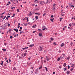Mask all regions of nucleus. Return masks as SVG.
Wrapping results in <instances>:
<instances>
[{
  "instance_id": "f257e3e1",
  "label": "nucleus",
  "mask_w": 75,
  "mask_h": 75,
  "mask_svg": "<svg viewBox=\"0 0 75 75\" xmlns=\"http://www.w3.org/2000/svg\"><path fill=\"white\" fill-rule=\"evenodd\" d=\"M45 4V2L44 1H40V4H41V5H44Z\"/></svg>"
},
{
  "instance_id": "f03ea898",
  "label": "nucleus",
  "mask_w": 75,
  "mask_h": 75,
  "mask_svg": "<svg viewBox=\"0 0 75 75\" xmlns=\"http://www.w3.org/2000/svg\"><path fill=\"white\" fill-rule=\"evenodd\" d=\"M46 58L47 61H48L50 60V57H48L47 56H46Z\"/></svg>"
},
{
  "instance_id": "7ed1b4c3",
  "label": "nucleus",
  "mask_w": 75,
  "mask_h": 75,
  "mask_svg": "<svg viewBox=\"0 0 75 75\" xmlns=\"http://www.w3.org/2000/svg\"><path fill=\"white\" fill-rule=\"evenodd\" d=\"M39 47H40L39 51H41L42 50L43 48L41 46H40Z\"/></svg>"
},
{
  "instance_id": "20e7f679",
  "label": "nucleus",
  "mask_w": 75,
  "mask_h": 75,
  "mask_svg": "<svg viewBox=\"0 0 75 75\" xmlns=\"http://www.w3.org/2000/svg\"><path fill=\"white\" fill-rule=\"evenodd\" d=\"M43 27H44V29H42V30L43 31H44L45 30H47V28H46L45 27V26H43L42 27V28H43Z\"/></svg>"
},
{
  "instance_id": "39448f33",
  "label": "nucleus",
  "mask_w": 75,
  "mask_h": 75,
  "mask_svg": "<svg viewBox=\"0 0 75 75\" xmlns=\"http://www.w3.org/2000/svg\"><path fill=\"white\" fill-rule=\"evenodd\" d=\"M34 45L33 44V45H29V47L30 48H32L33 47H34Z\"/></svg>"
},
{
  "instance_id": "423d86ee",
  "label": "nucleus",
  "mask_w": 75,
  "mask_h": 75,
  "mask_svg": "<svg viewBox=\"0 0 75 75\" xmlns=\"http://www.w3.org/2000/svg\"><path fill=\"white\" fill-rule=\"evenodd\" d=\"M66 73H67V74H70V73H71V72L69 71H67Z\"/></svg>"
},
{
  "instance_id": "0eeeda50",
  "label": "nucleus",
  "mask_w": 75,
  "mask_h": 75,
  "mask_svg": "<svg viewBox=\"0 0 75 75\" xmlns=\"http://www.w3.org/2000/svg\"><path fill=\"white\" fill-rule=\"evenodd\" d=\"M13 30H14V31H15L16 33H18V29H13Z\"/></svg>"
},
{
  "instance_id": "6e6552de",
  "label": "nucleus",
  "mask_w": 75,
  "mask_h": 75,
  "mask_svg": "<svg viewBox=\"0 0 75 75\" xmlns=\"http://www.w3.org/2000/svg\"><path fill=\"white\" fill-rule=\"evenodd\" d=\"M64 57V54H63L62 55V57H60V59H64V58H63V57Z\"/></svg>"
},
{
  "instance_id": "1a4fd4ad",
  "label": "nucleus",
  "mask_w": 75,
  "mask_h": 75,
  "mask_svg": "<svg viewBox=\"0 0 75 75\" xmlns=\"http://www.w3.org/2000/svg\"><path fill=\"white\" fill-rule=\"evenodd\" d=\"M54 18H53V19L51 18L50 19V21H52V22H53L54 21Z\"/></svg>"
},
{
  "instance_id": "9d476101",
  "label": "nucleus",
  "mask_w": 75,
  "mask_h": 75,
  "mask_svg": "<svg viewBox=\"0 0 75 75\" xmlns=\"http://www.w3.org/2000/svg\"><path fill=\"white\" fill-rule=\"evenodd\" d=\"M20 23H18V28H20Z\"/></svg>"
},
{
  "instance_id": "9b49d317",
  "label": "nucleus",
  "mask_w": 75,
  "mask_h": 75,
  "mask_svg": "<svg viewBox=\"0 0 75 75\" xmlns=\"http://www.w3.org/2000/svg\"><path fill=\"white\" fill-rule=\"evenodd\" d=\"M34 2L35 3H38V1L37 0H35Z\"/></svg>"
},
{
  "instance_id": "f8f14e48",
  "label": "nucleus",
  "mask_w": 75,
  "mask_h": 75,
  "mask_svg": "<svg viewBox=\"0 0 75 75\" xmlns=\"http://www.w3.org/2000/svg\"><path fill=\"white\" fill-rule=\"evenodd\" d=\"M13 36H14V37H16L17 36V35L16 34H15V33H14L13 34Z\"/></svg>"
},
{
  "instance_id": "ddd939ff",
  "label": "nucleus",
  "mask_w": 75,
  "mask_h": 75,
  "mask_svg": "<svg viewBox=\"0 0 75 75\" xmlns=\"http://www.w3.org/2000/svg\"><path fill=\"white\" fill-rule=\"evenodd\" d=\"M64 43H62L61 45V47H64Z\"/></svg>"
},
{
  "instance_id": "4468645a",
  "label": "nucleus",
  "mask_w": 75,
  "mask_h": 75,
  "mask_svg": "<svg viewBox=\"0 0 75 75\" xmlns=\"http://www.w3.org/2000/svg\"><path fill=\"white\" fill-rule=\"evenodd\" d=\"M2 50H3V51L4 52H6V50L4 49H3Z\"/></svg>"
},
{
  "instance_id": "2eb2a0df",
  "label": "nucleus",
  "mask_w": 75,
  "mask_h": 75,
  "mask_svg": "<svg viewBox=\"0 0 75 75\" xmlns=\"http://www.w3.org/2000/svg\"><path fill=\"white\" fill-rule=\"evenodd\" d=\"M35 18L36 19V20H38V16H36L35 17Z\"/></svg>"
},
{
  "instance_id": "dca6fc26",
  "label": "nucleus",
  "mask_w": 75,
  "mask_h": 75,
  "mask_svg": "<svg viewBox=\"0 0 75 75\" xmlns=\"http://www.w3.org/2000/svg\"><path fill=\"white\" fill-rule=\"evenodd\" d=\"M42 65H41L40 67L39 68V69H42Z\"/></svg>"
},
{
  "instance_id": "f3484780",
  "label": "nucleus",
  "mask_w": 75,
  "mask_h": 75,
  "mask_svg": "<svg viewBox=\"0 0 75 75\" xmlns=\"http://www.w3.org/2000/svg\"><path fill=\"white\" fill-rule=\"evenodd\" d=\"M39 36H42V34L41 33H40L39 34Z\"/></svg>"
},
{
  "instance_id": "a211bd4d",
  "label": "nucleus",
  "mask_w": 75,
  "mask_h": 75,
  "mask_svg": "<svg viewBox=\"0 0 75 75\" xmlns=\"http://www.w3.org/2000/svg\"><path fill=\"white\" fill-rule=\"evenodd\" d=\"M23 55H24V56H26V55H27V53H24Z\"/></svg>"
},
{
  "instance_id": "6ab92c4d",
  "label": "nucleus",
  "mask_w": 75,
  "mask_h": 75,
  "mask_svg": "<svg viewBox=\"0 0 75 75\" xmlns=\"http://www.w3.org/2000/svg\"><path fill=\"white\" fill-rule=\"evenodd\" d=\"M64 71H67V68H64Z\"/></svg>"
},
{
  "instance_id": "aec40b11",
  "label": "nucleus",
  "mask_w": 75,
  "mask_h": 75,
  "mask_svg": "<svg viewBox=\"0 0 75 75\" xmlns=\"http://www.w3.org/2000/svg\"><path fill=\"white\" fill-rule=\"evenodd\" d=\"M63 66L65 67H66V63H64L63 65Z\"/></svg>"
},
{
  "instance_id": "412c9836",
  "label": "nucleus",
  "mask_w": 75,
  "mask_h": 75,
  "mask_svg": "<svg viewBox=\"0 0 75 75\" xmlns=\"http://www.w3.org/2000/svg\"><path fill=\"white\" fill-rule=\"evenodd\" d=\"M67 59H68V60H69V59H70V57H67Z\"/></svg>"
},
{
  "instance_id": "4be33fe9",
  "label": "nucleus",
  "mask_w": 75,
  "mask_h": 75,
  "mask_svg": "<svg viewBox=\"0 0 75 75\" xmlns=\"http://www.w3.org/2000/svg\"><path fill=\"white\" fill-rule=\"evenodd\" d=\"M25 48H22L21 50L22 51H24V50H25Z\"/></svg>"
},
{
  "instance_id": "5701e85b",
  "label": "nucleus",
  "mask_w": 75,
  "mask_h": 75,
  "mask_svg": "<svg viewBox=\"0 0 75 75\" xmlns=\"http://www.w3.org/2000/svg\"><path fill=\"white\" fill-rule=\"evenodd\" d=\"M28 25V24L27 23H26L24 24V25H25V26H27Z\"/></svg>"
},
{
  "instance_id": "b1692460",
  "label": "nucleus",
  "mask_w": 75,
  "mask_h": 75,
  "mask_svg": "<svg viewBox=\"0 0 75 75\" xmlns=\"http://www.w3.org/2000/svg\"><path fill=\"white\" fill-rule=\"evenodd\" d=\"M10 38H11V39H12L13 38V36H10Z\"/></svg>"
},
{
  "instance_id": "393cba45",
  "label": "nucleus",
  "mask_w": 75,
  "mask_h": 75,
  "mask_svg": "<svg viewBox=\"0 0 75 75\" xmlns=\"http://www.w3.org/2000/svg\"><path fill=\"white\" fill-rule=\"evenodd\" d=\"M35 14H38V15H40V14L38 13H35Z\"/></svg>"
},
{
  "instance_id": "a878e982",
  "label": "nucleus",
  "mask_w": 75,
  "mask_h": 75,
  "mask_svg": "<svg viewBox=\"0 0 75 75\" xmlns=\"http://www.w3.org/2000/svg\"><path fill=\"white\" fill-rule=\"evenodd\" d=\"M25 18H27V22H28V18H26V17H25Z\"/></svg>"
},
{
  "instance_id": "bb28decb",
  "label": "nucleus",
  "mask_w": 75,
  "mask_h": 75,
  "mask_svg": "<svg viewBox=\"0 0 75 75\" xmlns=\"http://www.w3.org/2000/svg\"><path fill=\"white\" fill-rule=\"evenodd\" d=\"M73 68H71V69H70L71 71H73Z\"/></svg>"
},
{
  "instance_id": "cd10ccee",
  "label": "nucleus",
  "mask_w": 75,
  "mask_h": 75,
  "mask_svg": "<svg viewBox=\"0 0 75 75\" xmlns=\"http://www.w3.org/2000/svg\"><path fill=\"white\" fill-rule=\"evenodd\" d=\"M22 33H23V31H22L21 32H20V33H19L20 35L21 34H22Z\"/></svg>"
},
{
  "instance_id": "c85d7f7f",
  "label": "nucleus",
  "mask_w": 75,
  "mask_h": 75,
  "mask_svg": "<svg viewBox=\"0 0 75 75\" xmlns=\"http://www.w3.org/2000/svg\"><path fill=\"white\" fill-rule=\"evenodd\" d=\"M17 12H20V10H19V9H17Z\"/></svg>"
},
{
  "instance_id": "c756f323",
  "label": "nucleus",
  "mask_w": 75,
  "mask_h": 75,
  "mask_svg": "<svg viewBox=\"0 0 75 75\" xmlns=\"http://www.w3.org/2000/svg\"><path fill=\"white\" fill-rule=\"evenodd\" d=\"M72 44H73V43L72 42H71V43H70V45H71V46H72Z\"/></svg>"
},
{
  "instance_id": "7c9ffc66",
  "label": "nucleus",
  "mask_w": 75,
  "mask_h": 75,
  "mask_svg": "<svg viewBox=\"0 0 75 75\" xmlns=\"http://www.w3.org/2000/svg\"><path fill=\"white\" fill-rule=\"evenodd\" d=\"M73 7V8H74V7L75 6H74L71 5V7Z\"/></svg>"
},
{
  "instance_id": "2f4dec72",
  "label": "nucleus",
  "mask_w": 75,
  "mask_h": 75,
  "mask_svg": "<svg viewBox=\"0 0 75 75\" xmlns=\"http://www.w3.org/2000/svg\"><path fill=\"white\" fill-rule=\"evenodd\" d=\"M13 70H16V67H14L13 68Z\"/></svg>"
},
{
  "instance_id": "473e14b6",
  "label": "nucleus",
  "mask_w": 75,
  "mask_h": 75,
  "mask_svg": "<svg viewBox=\"0 0 75 75\" xmlns=\"http://www.w3.org/2000/svg\"><path fill=\"white\" fill-rule=\"evenodd\" d=\"M45 68L46 71H48V70H47V67H45Z\"/></svg>"
},
{
  "instance_id": "72a5a7b5",
  "label": "nucleus",
  "mask_w": 75,
  "mask_h": 75,
  "mask_svg": "<svg viewBox=\"0 0 75 75\" xmlns=\"http://www.w3.org/2000/svg\"><path fill=\"white\" fill-rule=\"evenodd\" d=\"M50 39L52 40V41H53V40H54V39L52 38H51Z\"/></svg>"
},
{
  "instance_id": "f704fd0d",
  "label": "nucleus",
  "mask_w": 75,
  "mask_h": 75,
  "mask_svg": "<svg viewBox=\"0 0 75 75\" xmlns=\"http://www.w3.org/2000/svg\"><path fill=\"white\" fill-rule=\"evenodd\" d=\"M60 60V58H59L57 59V61H59Z\"/></svg>"
},
{
  "instance_id": "c9c22d12",
  "label": "nucleus",
  "mask_w": 75,
  "mask_h": 75,
  "mask_svg": "<svg viewBox=\"0 0 75 75\" xmlns=\"http://www.w3.org/2000/svg\"><path fill=\"white\" fill-rule=\"evenodd\" d=\"M51 17L52 18H53V17H54V16L53 15H52L51 16Z\"/></svg>"
},
{
  "instance_id": "e433bc0d",
  "label": "nucleus",
  "mask_w": 75,
  "mask_h": 75,
  "mask_svg": "<svg viewBox=\"0 0 75 75\" xmlns=\"http://www.w3.org/2000/svg\"><path fill=\"white\" fill-rule=\"evenodd\" d=\"M68 69H69V68H70V67H69V66L68 65Z\"/></svg>"
},
{
  "instance_id": "4c0bfd02",
  "label": "nucleus",
  "mask_w": 75,
  "mask_h": 75,
  "mask_svg": "<svg viewBox=\"0 0 75 75\" xmlns=\"http://www.w3.org/2000/svg\"><path fill=\"white\" fill-rule=\"evenodd\" d=\"M6 16H5L4 18L2 19L3 20H4V19L6 18Z\"/></svg>"
},
{
  "instance_id": "58836bf2",
  "label": "nucleus",
  "mask_w": 75,
  "mask_h": 75,
  "mask_svg": "<svg viewBox=\"0 0 75 75\" xmlns=\"http://www.w3.org/2000/svg\"><path fill=\"white\" fill-rule=\"evenodd\" d=\"M45 14H45V13H44V14L43 15V16H45Z\"/></svg>"
},
{
  "instance_id": "ea45409f",
  "label": "nucleus",
  "mask_w": 75,
  "mask_h": 75,
  "mask_svg": "<svg viewBox=\"0 0 75 75\" xmlns=\"http://www.w3.org/2000/svg\"><path fill=\"white\" fill-rule=\"evenodd\" d=\"M36 32V31H33V33H35Z\"/></svg>"
},
{
  "instance_id": "a19ab883",
  "label": "nucleus",
  "mask_w": 75,
  "mask_h": 75,
  "mask_svg": "<svg viewBox=\"0 0 75 75\" xmlns=\"http://www.w3.org/2000/svg\"><path fill=\"white\" fill-rule=\"evenodd\" d=\"M30 15H29L30 16H31V15H32V13H31V12H30Z\"/></svg>"
},
{
  "instance_id": "79ce46f5",
  "label": "nucleus",
  "mask_w": 75,
  "mask_h": 75,
  "mask_svg": "<svg viewBox=\"0 0 75 75\" xmlns=\"http://www.w3.org/2000/svg\"><path fill=\"white\" fill-rule=\"evenodd\" d=\"M4 45H7V44H6V43H4Z\"/></svg>"
},
{
  "instance_id": "37998d69",
  "label": "nucleus",
  "mask_w": 75,
  "mask_h": 75,
  "mask_svg": "<svg viewBox=\"0 0 75 75\" xmlns=\"http://www.w3.org/2000/svg\"><path fill=\"white\" fill-rule=\"evenodd\" d=\"M32 28H35V25H33V26H32Z\"/></svg>"
},
{
  "instance_id": "c03bdc74",
  "label": "nucleus",
  "mask_w": 75,
  "mask_h": 75,
  "mask_svg": "<svg viewBox=\"0 0 75 75\" xmlns=\"http://www.w3.org/2000/svg\"><path fill=\"white\" fill-rule=\"evenodd\" d=\"M27 52V50H26L25 51V52Z\"/></svg>"
},
{
  "instance_id": "a18cd8bd",
  "label": "nucleus",
  "mask_w": 75,
  "mask_h": 75,
  "mask_svg": "<svg viewBox=\"0 0 75 75\" xmlns=\"http://www.w3.org/2000/svg\"><path fill=\"white\" fill-rule=\"evenodd\" d=\"M28 59L29 60H30V59H31V57H29Z\"/></svg>"
},
{
  "instance_id": "49530a36",
  "label": "nucleus",
  "mask_w": 75,
  "mask_h": 75,
  "mask_svg": "<svg viewBox=\"0 0 75 75\" xmlns=\"http://www.w3.org/2000/svg\"><path fill=\"white\" fill-rule=\"evenodd\" d=\"M0 64L1 65H3V64L2 63H0Z\"/></svg>"
},
{
  "instance_id": "de8ad7c7",
  "label": "nucleus",
  "mask_w": 75,
  "mask_h": 75,
  "mask_svg": "<svg viewBox=\"0 0 75 75\" xmlns=\"http://www.w3.org/2000/svg\"><path fill=\"white\" fill-rule=\"evenodd\" d=\"M8 27H9V26H10V24H9V23H8Z\"/></svg>"
},
{
  "instance_id": "09e8293b",
  "label": "nucleus",
  "mask_w": 75,
  "mask_h": 75,
  "mask_svg": "<svg viewBox=\"0 0 75 75\" xmlns=\"http://www.w3.org/2000/svg\"><path fill=\"white\" fill-rule=\"evenodd\" d=\"M13 7H12V6H11V9H13Z\"/></svg>"
},
{
  "instance_id": "8fccbe9b",
  "label": "nucleus",
  "mask_w": 75,
  "mask_h": 75,
  "mask_svg": "<svg viewBox=\"0 0 75 75\" xmlns=\"http://www.w3.org/2000/svg\"><path fill=\"white\" fill-rule=\"evenodd\" d=\"M20 29H21V30H22V29H23V28H22V27H21L20 28Z\"/></svg>"
},
{
  "instance_id": "3c124183",
  "label": "nucleus",
  "mask_w": 75,
  "mask_h": 75,
  "mask_svg": "<svg viewBox=\"0 0 75 75\" xmlns=\"http://www.w3.org/2000/svg\"><path fill=\"white\" fill-rule=\"evenodd\" d=\"M53 74H55V72L54 71L53 72Z\"/></svg>"
},
{
  "instance_id": "603ef678",
  "label": "nucleus",
  "mask_w": 75,
  "mask_h": 75,
  "mask_svg": "<svg viewBox=\"0 0 75 75\" xmlns=\"http://www.w3.org/2000/svg\"><path fill=\"white\" fill-rule=\"evenodd\" d=\"M55 5H56V4H54V5H53V6H55Z\"/></svg>"
},
{
  "instance_id": "864d4df0",
  "label": "nucleus",
  "mask_w": 75,
  "mask_h": 75,
  "mask_svg": "<svg viewBox=\"0 0 75 75\" xmlns=\"http://www.w3.org/2000/svg\"><path fill=\"white\" fill-rule=\"evenodd\" d=\"M1 18H3V16H1Z\"/></svg>"
},
{
  "instance_id": "5fc2aeb1",
  "label": "nucleus",
  "mask_w": 75,
  "mask_h": 75,
  "mask_svg": "<svg viewBox=\"0 0 75 75\" xmlns=\"http://www.w3.org/2000/svg\"><path fill=\"white\" fill-rule=\"evenodd\" d=\"M9 62H11V60L9 59Z\"/></svg>"
},
{
  "instance_id": "6e6d98bb",
  "label": "nucleus",
  "mask_w": 75,
  "mask_h": 75,
  "mask_svg": "<svg viewBox=\"0 0 75 75\" xmlns=\"http://www.w3.org/2000/svg\"><path fill=\"white\" fill-rule=\"evenodd\" d=\"M8 17H6V20H8Z\"/></svg>"
},
{
  "instance_id": "4d7b16f0",
  "label": "nucleus",
  "mask_w": 75,
  "mask_h": 75,
  "mask_svg": "<svg viewBox=\"0 0 75 75\" xmlns=\"http://www.w3.org/2000/svg\"><path fill=\"white\" fill-rule=\"evenodd\" d=\"M8 4H11L10 3V2L9 1V2H8Z\"/></svg>"
},
{
  "instance_id": "13d9d810",
  "label": "nucleus",
  "mask_w": 75,
  "mask_h": 75,
  "mask_svg": "<svg viewBox=\"0 0 75 75\" xmlns=\"http://www.w3.org/2000/svg\"><path fill=\"white\" fill-rule=\"evenodd\" d=\"M10 17V16H8L7 17L8 18H9V17Z\"/></svg>"
},
{
  "instance_id": "bf43d9fd",
  "label": "nucleus",
  "mask_w": 75,
  "mask_h": 75,
  "mask_svg": "<svg viewBox=\"0 0 75 75\" xmlns=\"http://www.w3.org/2000/svg\"><path fill=\"white\" fill-rule=\"evenodd\" d=\"M38 30L39 31H41V29H38Z\"/></svg>"
},
{
  "instance_id": "052dcab7",
  "label": "nucleus",
  "mask_w": 75,
  "mask_h": 75,
  "mask_svg": "<svg viewBox=\"0 0 75 75\" xmlns=\"http://www.w3.org/2000/svg\"><path fill=\"white\" fill-rule=\"evenodd\" d=\"M44 62H45V63L46 62V60H45L44 61Z\"/></svg>"
},
{
  "instance_id": "680f3d73",
  "label": "nucleus",
  "mask_w": 75,
  "mask_h": 75,
  "mask_svg": "<svg viewBox=\"0 0 75 75\" xmlns=\"http://www.w3.org/2000/svg\"><path fill=\"white\" fill-rule=\"evenodd\" d=\"M1 62L2 63H3V62L2 60L1 61Z\"/></svg>"
},
{
  "instance_id": "e2e57ef3",
  "label": "nucleus",
  "mask_w": 75,
  "mask_h": 75,
  "mask_svg": "<svg viewBox=\"0 0 75 75\" xmlns=\"http://www.w3.org/2000/svg\"><path fill=\"white\" fill-rule=\"evenodd\" d=\"M23 7V5H21V7Z\"/></svg>"
},
{
  "instance_id": "0e129e2a",
  "label": "nucleus",
  "mask_w": 75,
  "mask_h": 75,
  "mask_svg": "<svg viewBox=\"0 0 75 75\" xmlns=\"http://www.w3.org/2000/svg\"><path fill=\"white\" fill-rule=\"evenodd\" d=\"M34 68V67H31V69H33V68Z\"/></svg>"
},
{
  "instance_id": "69168bd1",
  "label": "nucleus",
  "mask_w": 75,
  "mask_h": 75,
  "mask_svg": "<svg viewBox=\"0 0 75 75\" xmlns=\"http://www.w3.org/2000/svg\"><path fill=\"white\" fill-rule=\"evenodd\" d=\"M73 19H74V17H72V19L73 20Z\"/></svg>"
},
{
  "instance_id": "338daca9",
  "label": "nucleus",
  "mask_w": 75,
  "mask_h": 75,
  "mask_svg": "<svg viewBox=\"0 0 75 75\" xmlns=\"http://www.w3.org/2000/svg\"><path fill=\"white\" fill-rule=\"evenodd\" d=\"M4 13H5V12H4L2 14V15L4 14Z\"/></svg>"
},
{
  "instance_id": "774afa93",
  "label": "nucleus",
  "mask_w": 75,
  "mask_h": 75,
  "mask_svg": "<svg viewBox=\"0 0 75 75\" xmlns=\"http://www.w3.org/2000/svg\"><path fill=\"white\" fill-rule=\"evenodd\" d=\"M16 2H17V3H18V0H16Z\"/></svg>"
}]
</instances>
